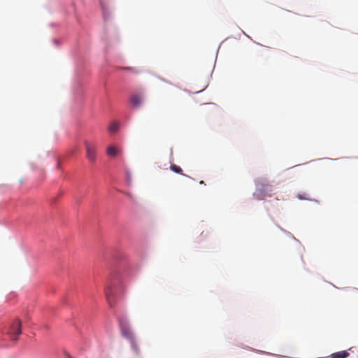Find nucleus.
Instances as JSON below:
<instances>
[{
    "mask_svg": "<svg viewBox=\"0 0 358 358\" xmlns=\"http://www.w3.org/2000/svg\"><path fill=\"white\" fill-rule=\"evenodd\" d=\"M256 190L254 196L258 200L264 199L266 196H271L273 194V187L265 178H258L255 181Z\"/></svg>",
    "mask_w": 358,
    "mask_h": 358,
    "instance_id": "obj_1",
    "label": "nucleus"
},
{
    "mask_svg": "<svg viewBox=\"0 0 358 358\" xmlns=\"http://www.w3.org/2000/svg\"><path fill=\"white\" fill-rule=\"evenodd\" d=\"M106 152L107 155L110 157H115L117 155L118 151L115 147H114L113 145H110L107 148Z\"/></svg>",
    "mask_w": 358,
    "mask_h": 358,
    "instance_id": "obj_8",
    "label": "nucleus"
},
{
    "mask_svg": "<svg viewBox=\"0 0 358 358\" xmlns=\"http://www.w3.org/2000/svg\"><path fill=\"white\" fill-rule=\"evenodd\" d=\"M122 69H124V70H127V71H132L134 73H137L138 71L135 68H133V67H125V68H121Z\"/></svg>",
    "mask_w": 358,
    "mask_h": 358,
    "instance_id": "obj_12",
    "label": "nucleus"
},
{
    "mask_svg": "<svg viewBox=\"0 0 358 358\" xmlns=\"http://www.w3.org/2000/svg\"><path fill=\"white\" fill-rule=\"evenodd\" d=\"M22 324L21 321L18 319L14 320L13 324H11L8 334H9L10 338L13 341H16L18 338V336L22 333Z\"/></svg>",
    "mask_w": 358,
    "mask_h": 358,
    "instance_id": "obj_3",
    "label": "nucleus"
},
{
    "mask_svg": "<svg viewBox=\"0 0 358 358\" xmlns=\"http://www.w3.org/2000/svg\"><path fill=\"white\" fill-rule=\"evenodd\" d=\"M85 146L86 148V157L90 162H94L96 159V146L94 144L88 141H85Z\"/></svg>",
    "mask_w": 358,
    "mask_h": 358,
    "instance_id": "obj_4",
    "label": "nucleus"
},
{
    "mask_svg": "<svg viewBox=\"0 0 358 358\" xmlns=\"http://www.w3.org/2000/svg\"><path fill=\"white\" fill-rule=\"evenodd\" d=\"M199 183H200V184H201V185H206V184H205V182H204V181H203V180H201V181L199 182Z\"/></svg>",
    "mask_w": 358,
    "mask_h": 358,
    "instance_id": "obj_13",
    "label": "nucleus"
},
{
    "mask_svg": "<svg viewBox=\"0 0 358 358\" xmlns=\"http://www.w3.org/2000/svg\"><path fill=\"white\" fill-rule=\"evenodd\" d=\"M170 169L171 171H173V172H175L176 173H179V174H181L185 176H186L182 173V169L176 164H171L170 166Z\"/></svg>",
    "mask_w": 358,
    "mask_h": 358,
    "instance_id": "obj_10",
    "label": "nucleus"
},
{
    "mask_svg": "<svg viewBox=\"0 0 358 358\" xmlns=\"http://www.w3.org/2000/svg\"><path fill=\"white\" fill-rule=\"evenodd\" d=\"M120 325L122 336L130 341L133 349L137 351V343L136 338L130 328L123 320H120Z\"/></svg>",
    "mask_w": 358,
    "mask_h": 358,
    "instance_id": "obj_2",
    "label": "nucleus"
},
{
    "mask_svg": "<svg viewBox=\"0 0 358 358\" xmlns=\"http://www.w3.org/2000/svg\"><path fill=\"white\" fill-rule=\"evenodd\" d=\"M105 294L109 306L113 308L115 305V301L111 287H107L105 289Z\"/></svg>",
    "mask_w": 358,
    "mask_h": 358,
    "instance_id": "obj_5",
    "label": "nucleus"
},
{
    "mask_svg": "<svg viewBox=\"0 0 358 358\" xmlns=\"http://www.w3.org/2000/svg\"><path fill=\"white\" fill-rule=\"evenodd\" d=\"M142 97L139 94H134L131 97V102L135 106H139L142 103Z\"/></svg>",
    "mask_w": 358,
    "mask_h": 358,
    "instance_id": "obj_6",
    "label": "nucleus"
},
{
    "mask_svg": "<svg viewBox=\"0 0 358 358\" xmlns=\"http://www.w3.org/2000/svg\"><path fill=\"white\" fill-rule=\"evenodd\" d=\"M296 196L299 199L301 200H310L309 195L306 193L299 194Z\"/></svg>",
    "mask_w": 358,
    "mask_h": 358,
    "instance_id": "obj_11",
    "label": "nucleus"
},
{
    "mask_svg": "<svg viewBox=\"0 0 358 358\" xmlns=\"http://www.w3.org/2000/svg\"><path fill=\"white\" fill-rule=\"evenodd\" d=\"M349 356V353L347 351H340L333 353L330 358H346Z\"/></svg>",
    "mask_w": 358,
    "mask_h": 358,
    "instance_id": "obj_7",
    "label": "nucleus"
},
{
    "mask_svg": "<svg viewBox=\"0 0 358 358\" xmlns=\"http://www.w3.org/2000/svg\"><path fill=\"white\" fill-rule=\"evenodd\" d=\"M118 129H119V124H118V123H117L115 122H112L108 127L109 131L112 134L117 132Z\"/></svg>",
    "mask_w": 358,
    "mask_h": 358,
    "instance_id": "obj_9",
    "label": "nucleus"
}]
</instances>
